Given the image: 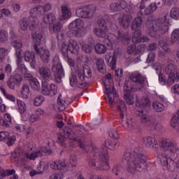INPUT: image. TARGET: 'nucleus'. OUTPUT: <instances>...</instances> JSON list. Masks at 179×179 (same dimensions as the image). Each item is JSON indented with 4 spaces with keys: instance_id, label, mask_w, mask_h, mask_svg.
Returning a JSON list of instances; mask_svg holds the SVG:
<instances>
[{
    "instance_id": "obj_1",
    "label": "nucleus",
    "mask_w": 179,
    "mask_h": 179,
    "mask_svg": "<svg viewBox=\"0 0 179 179\" xmlns=\"http://www.w3.org/2000/svg\"><path fill=\"white\" fill-rule=\"evenodd\" d=\"M132 149L127 148L123 154L122 162L127 163V171L130 174H134L136 171L142 173L148 169V157H146V152L143 150V148L141 147H136L133 151Z\"/></svg>"
},
{
    "instance_id": "obj_2",
    "label": "nucleus",
    "mask_w": 179,
    "mask_h": 179,
    "mask_svg": "<svg viewBox=\"0 0 179 179\" xmlns=\"http://www.w3.org/2000/svg\"><path fill=\"white\" fill-rule=\"evenodd\" d=\"M90 149L92 151L87 159L88 165L94 170H108V152L107 148H97L91 145Z\"/></svg>"
},
{
    "instance_id": "obj_3",
    "label": "nucleus",
    "mask_w": 179,
    "mask_h": 179,
    "mask_svg": "<svg viewBox=\"0 0 179 179\" xmlns=\"http://www.w3.org/2000/svg\"><path fill=\"white\" fill-rule=\"evenodd\" d=\"M159 146L164 152H166V153L159 154L158 155L164 167L166 166L169 162L167 157H171V159H177V157H178L179 148L177 143L169 141L167 139H162L160 141Z\"/></svg>"
},
{
    "instance_id": "obj_4",
    "label": "nucleus",
    "mask_w": 179,
    "mask_h": 179,
    "mask_svg": "<svg viewBox=\"0 0 179 179\" xmlns=\"http://www.w3.org/2000/svg\"><path fill=\"white\" fill-rule=\"evenodd\" d=\"M137 113V115L140 117V121L142 124H145V125H148V127L151 129H155L156 131L158 130L159 124H157V122L150 117L149 110L143 108L138 110Z\"/></svg>"
},
{
    "instance_id": "obj_5",
    "label": "nucleus",
    "mask_w": 179,
    "mask_h": 179,
    "mask_svg": "<svg viewBox=\"0 0 179 179\" xmlns=\"http://www.w3.org/2000/svg\"><path fill=\"white\" fill-rule=\"evenodd\" d=\"M165 73L169 75L167 78V86L170 87V86H173L174 83H178L179 82V73L176 70V66L174 64H171L166 66L165 69Z\"/></svg>"
},
{
    "instance_id": "obj_6",
    "label": "nucleus",
    "mask_w": 179,
    "mask_h": 179,
    "mask_svg": "<svg viewBox=\"0 0 179 179\" xmlns=\"http://www.w3.org/2000/svg\"><path fill=\"white\" fill-rule=\"evenodd\" d=\"M52 62V72H53L54 79L57 83H61L62 82V76L65 75L62 64L59 62V59L57 57L53 58Z\"/></svg>"
},
{
    "instance_id": "obj_7",
    "label": "nucleus",
    "mask_w": 179,
    "mask_h": 179,
    "mask_svg": "<svg viewBox=\"0 0 179 179\" xmlns=\"http://www.w3.org/2000/svg\"><path fill=\"white\" fill-rule=\"evenodd\" d=\"M76 14L78 17L83 19H93L96 15V6L89 5L83 8L76 10Z\"/></svg>"
},
{
    "instance_id": "obj_8",
    "label": "nucleus",
    "mask_w": 179,
    "mask_h": 179,
    "mask_svg": "<svg viewBox=\"0 0 179 179\" xmlns=\"http://www.w3.org/2000/svg\"><path fill=\"white\" fill-rule=\"evenodd\" d=\"M83 27H85V22H83V20L80 18L76 19L69 25V29L70 30H75V29H77L74 31L75 36H76V37H82L83 36V31H82Z\"/></svg>"
},
{
    "instance_id": "obj_9",
    "label": "nucleus",
    "mask_w": 179,
    "mask_h": 179,
    "mask_svg": "<svg viewBox=\"0 0 179 179\" xmlns=\"http://www.w3.org/2000/svg\"><path fill=\"white\" fill-rule=\"evenodd\" d=\"M42 93L45 96H50L54 97L58 93V87L54 84H49L48 81H43L42 83Z\"/></svg>"
},
{
    "instance_id": "obj_10",
    "label": "nucleus",
    "mask_w": 179,
    "mask_h": 179,
    "mask_svg": "<svg viewBox=\"0 0 179 179\" xmlns=\"http://www.w3.org/2000/svg\"><path fill=\"white\" fill-rule=\"evenodd\" d=\"M130 79L137 85L136 90H141L145 87V80H146V78L142 76L141 73L134 72L130 76Z\"/></svg>"
},
{
    "instance_id": "obj_11",
    "label": "nucleus",
    "mask_w": 179,
    "mask_h": 179,
    "mask_svg": "<svg viewBox=\"0 0 179 179\" xmlns=\"http://www.w3.org/2000/svg\"><path fill=\"white\" fill-rule=\"evenodd\" d=\"M34 50L36 54L40 56V58L43 62L45 64H48L50 62L51 54L50 53V50H48V49H45V48H38L37 45H34Z\"/></svg>"
},
{
    "instance_id": "obj_12",
    "label": "nucleus",
    "mask_w": 179,
    "mask_h": 179,
    "mask_svg": "<svg viewBox=\"0 0 179 179\" xmlns=\"http://www.w3.org/2000/svg\"><path fill=\"white\" fill-rule=\"evenodd\" d=\"M166 20H167V18L166 16H163L155 21L157 31L161 34H166L169 31V23Z\"/></svg>"
},
{
    "instance_id": "obj_13",
    "label": "nucleus",
    "mask_w": 179,
    "mask_h": 179,
    "mask_svg": "<svg viewBox=\"0 0 179 179\" xmlns=\"http://www.w3.org/2000/svg\"><path fill=\"white\" fill-rule=\"evenodd\" d=\"M22 80H23V77L19 73H15V76L10 77L8 80H7V86L11 90H15V87L20 86Z\"/></svg>"
},
{
    "instance_id": "obj_14",
    "label": "nucleus",
    "mask_w": 179,
    "mask_h": 179,
    "mask_svg": "<svg viewBox=\"0 0 179 179\" xmlns=\"http://www.w3.org/2000/svg\"><path fill=\"white\" fill-rule=\"evenodd\" d=\"M64 132L65 136H67V138L70 141H73L74 142H76V143H78V146H80L81 149L85 148V143H83L80 141V139L76 137V135H75V131H73L72 129L69 127H65L64 129Z\"/></svg>"
},
{
    "instance_id": "obj_15",
    "label": "nucleus",
    "mask_w": 179,
    "mask_h": 179,
    "mask_svg": "<svg viewBox=\"0 0 179 179\" xmlns=\"http://www.w3.org/2000/svg\"><path fill=\"white\" fill-rule=\"evenodd\" d=\"M47 153L50 155L51 150H48L47 148L43 147L40 150L31 153V155L26 153L25 157H27V159H29L30 160H36L37 157H43V156H47Z\"/></svg>"
},
{
    "instance_id": "obj_16",
    "label": "nucleus",
    "mask_w": 179,
    "mask_h": 179,
    "mask_svg": "<svg viewBox=\"0 0 179 179\" xmlns=\"http://www.w3.org/2000/svg\"><path fill=\"white\" fill-rule=\"evenodd\" d=\"M69 82L71 87H80L83 88L86 86V82L79 78V76H77L75 73H71L69 77Z\"/></svg>"
},
{
    "instance_id": "obj_17",
    "label": "nucleus",
    "mask_w": 179,
    "mask_h": 179,
    "mask_svg": "<svg viewBox=\"0 0 179 179\" xmlns=\"http://www.w3.org/2000/svg\"><path fill=\"white\" fill-rule=\"evenodd\" d=\"M106 90L108 94V99L109 100L108 104L113 106V103H117L120 99H118V94H117V90L115 87H113L112 90L110 88V85H106Z\"/></svg>"
},
{
    "instance_id": "obj_18",
    "label": "nucleus",
    "mask_w": 179,
    "mask_h": 179,
    "mask_svg": "<svg viewBox=\"0 0 179 179\" xmlns=\"http://www.w3.org/2000/svg\"><path fill=\"white\" fill-rule=\"evenodd\" d=\"M150 99L146 96L139 99L136 97V107H141V108H145V110H150Z\"/></svg>"
},
{
    "instance_id": "obj_19",
    "label": "nucleus",
    "mask_w": 179,
    "mask_h": 179,
    "mask_svg": "<svg viewBox=\"0 0 179 179\" xmlns=\"http://www.w3.org/2000/svg\"><path fill=\"white\" fill-rule=\"evenodd\" d=\"M78 78L83 80V82H85V86L87 85V80L89 78H92V69L87 65L83 66V71L78 72Z\"/></svg>"
},
{
    "instance_id": "obj_20",
    "label": "nucleus",
    "mask_w": 179,
    "mask_h": 179,
    "mask_svg": "<svg viewBox=\"0 0 179 179\" xmlns=\"http://www.w3.org/2000/svg\"><path fill=\"white\" fill-rule=\"evenodd\" d=\"M38 72L41 79L45 80L44 82H48V80H51V79H52L51 70L47 66L39 67Z\"/></svg>"
},
{
    "instance_id": "obj_21",
    "label": "nucleus",
    "mask_w": 179,
    "mask_h": 179,
    "mask_svg": "<svg viewBox=\"0 0 179 179\" xmlns=\"http://www.w3.org/2000/svg\"><path fill=\"white\" fill-rule=\"evenodd\" d=\"M144 144L147 148H150V149H152L155 152L159 148V143H157V140L151 136L144 138Z\"/></svg>"
},
{
    "instance_id": "obj_22",
    "label": "nucleus",
    "mask_w": 179,
    "mask_h": 179,
    "mask_svg": "<svg viewBox=\"0 0 179 179\" xmlns=\"http://www.w3.org/2000/svg\"><path fill=\"white\" fill-rule=\"evenodd\" d=\"M118 40L115 34L110 33L106 35V38L103 40V44L108 47V50H113V44Z\"/></svg>"
},
{
    "instance_id": "obj_23",
    "label": "nucleus",
    "mask_w": 179,
    "mask_h": 179,
    "mask_svg": "<svg viewBox=\"0 0 179 179\" xmlns=\"http://www.w3.org/2000/svg\"><path fill=\"white\" fill-rule=\"evenodd\" d=\"M24 61L26 62H30L31 67L33 69H36V65H37L36 62V53L34 52H30L27 50L24 53Z\"/></svg>"
},
{
    "instance_id": "obj_24",
    "label": "nucleus",
    "mask_w": 179,
    "mask_h": 179,
    "mask_svg": "<svg viewBox=\"0 0 179 179\" xmlns=\"http://www.w3.org/2000/svg\"><path fill=\"white\" fill-rule=\"evenodd\" d=\"M132 20V15L129 14H123L122 16L118 18V22L123 29H128L129 23Z\"/></svg>"
},
{
    "instance_id": "obj_25",
    "label": "nucleus",
    "mask_w": 179,
    "mask_h": 179,
    "mask_svg": "<svg viewBox=\"0 0 179 179\" xmlns=\"http://www.w3.org/2000/svg\"><path fill=\"white\" fill-rule=\"evenodd\" d=\"M44 15V6L41 5H38L34 7L30 10V16L34 19V17L36 18Z\"/></svg>"
},
{
    "instance_id": "obj_26",
    "label": "nucleus",
    "mask_w": 179,
    "mask_h": 179,
    "mask_svg": "<svg viewBox=\"0 0 179 179\" xmlns=\"http://www.w3.org/2000/svg\"><path fill=\"white\" fill-rule=\"evenodd\" d=\"M105 61L107 65L110 66L112 69H115L117 65V56L113 53H108L105 57Z\"/></svg>"
},
{
    "instance_id": "obj_27",
    "label": "nucleus",
    "mask_w": 179,
    "mask_h": 179,
    "mask_svg": "<svg viewBox=\"0 0 179 179\" xmlns=\"http://www.w3.org/2000/svg\"><path fill=\"white\" fill-rule=\"evenodd\" d=\"M168 171H179V160L174 161L171 159H169V162L166 164Z\"/></svg>"
},
{
    "instance_id": "obj_28",
    "label": "nucleus",
    "mask_w": 179,
    "mask_h": 179,
    "mask_svg": "<svg viewBox=\"0 0 179 179\" xmlns=\"http://www.w3.org/2000/svg\"><path fill=\"white\" fill-rule=\"evenodd\" d=\"M104 146L105 148H108L109 150H117L118 148L120 147V142L118 140H115V141H110V140H106L104 142Z\"/></svg>"
},
{
    "instance_id": "obj_29",
    "label": "nucleus",
    "mask_w": 179,
    "mask_h": 179,
    "mask_svg": "<svg viewBox=\"0 0 179 179\" xmlns=\"http://www.w3.org/2000/svg\"><path fill=\"white\" fill-rule=\"evenodd\" d=\"M61 10L62 20H66V19H69L72 16V13L71 12L69 6L66 5L62 6Z\"/></svg>"
},
{
    "instance_id": "obj_30",
    "label": "nucleus",
    "mask_w": 179,
    "mask_h": 179,
    "mask_svg": "<svg viewBox=\"0 0 179 179\" xmlns=\"http://www.w3.org/2000/svg\"><path fill=\"white\" fill-rule=\"evenodd\" d=\"M146 28L150 37H156L157 36V31L156 30V28H155V25H153V22H152V21L147 22Z\"/></svg>"
},
{
    "instance_id": "obj_31",
    "label": "nucleus",
    "mask_w": 179,
    "mask_h": 179,
    "mask_svg": "<svg viewBox=\"0 0 179 179\" xmlns=\"http://www.w3.org/2000/svg\"><path fill=\"white\" fill-rule=\"evenodd\" d=\"M117 110L120 111V118L124 120V113L127 111V106H125V102L121 99H119L117 102Z\"/></svg>"
},
{
    "instance_id": "obj_32",
    "label": "nucleus",
    "mask_w": 179,
    "mask_h": 179,
    "mask_svg": "<svg viewBox=\"0 0 179 179\" xmlns=\"http://www.w3.org/2000/svg\"><path fill=\"white\" fill-rule=\"evenodd\" d=\"M107 30L103 28H94V33L96 37L105 40L107 38Z\"/></svg>"
},
{
    "instance_id": "obj_33",
    "label": "nucleus",
    "mask_w": 179,
    "mask_h": 179,
    "mask_svg": "<svg viewBox=\"0 0 179 179\" xmlns=\"http://www.w3.org/2000/svg\"><path fill=\"white\" fill-rule=\"evenodd\" d=\"M17 72H18V73H21V75H24V73H27V67H26V65H24V64L22 63V58H17Z\"/></svg>"
},
{
    "instance_id": "obj_34",
    "label": "nucleus",
    "mask_w": 179,
    "mask_h": 179,
    "mask_svg": "<svg viewBox=\"0 0 179 179\" xmlns=\"http://www.w3.org/2000/svg\"><path fill=\"white\" fill-rule=\"evenodd\" d=\"M55 20H57V17L55 16V14L52 13H49L45 15L43 17V22L46 24H48V23L49 24H52Z\"/></svg>"
},
{
    "instance_id": "obj_35",
    "label": "nucleus",
    "mask_w": 179,
    "mask_h": 179,
    "mask_svg": "<svg viewBox=\"0 0 179 179\" xmlns=\"http://www.w3.org/2000/svg\"><path fill=\"white\" fill-rule=\"evenodd\" d=\"M61 97H62V94H59L57 99V111H59V113H62V111H65V108H66V102Z\"/></svg>"
},
{
    "instance_id": "obj_36",
    "label": "nucleus",
    "mask_w": 179,
    "mask_h": 179,
    "mask_svg": "<svg viewBox=\"0 0 179 179\" xmlns=\"http://www.w3.org/2000/svg\"><path fill=\"white\" fill-rule=\"evenodd\" d=\"M142 17H136L131 22V30H138V29H141L142 26Z\"/></svg>"
},
{
    "instance_id": "obj_37",
    "label": "nucleus",
    "mask_w": 179,
    "mask_h": 179,
    "mask_svg": "<svg viewBox=\"0 0 179 179\" xmlns=\"http://www.w3.org/2000/svg\"><path fill=\"white\" fill-rule=\"evenodd\" d=\"M11 45L13 47H14V48H17L16 49V54H17V57L20 59L22 58V43H20L19 41H13L12 43H11Z\"/></svg>"
},
{
    "instance_id": "obj_38",
    "label": "nucleus",
    "mask_w": 179,
    "mask_h": 179,
    "mask_svg": "<svg viewBox=\"0 0 179 179\" xmlns=\"http://www.w3.org/2000/svg\"><path fill=\"white\" fill-rule=\"evenodd\" d=\"M31 37L35 43L34 45H40L41 44V40H43V34L40 32H34L31 34Z\"/></svg>"
},
{
    "instance_id": "obj_39",
    "label": "nucleus",
    "mask_w": 179,
    "mask_h": 179,
    "mask_svg": "<svg viewBox=\"0 0 179 179\" xmlns=\"http://www.w3.org/2000/svg\"><path fill=\"white\" fill-rule=\"evenodd\" d=\"M179 39V29H175L171 34V45L177 44V41Z\"/></svg>"
},
{
    "instance_id": "obj_40",
    "label": "nucleus",
    "mask_w": 179,
    "mask_h": 179,
    "mask_svg": "<svg viewBox=\"0 0 179 179\" xmlns=\"http://www.w3.org/2000/svg\"><path fill=\"white\" fill-rule=\"evenodd\" d=\"M20 93L23 99H29V96L30 95V87H29V84H24L22 85Z\"/></svg>"
},
{
    "instance_id": "obj_41",
    "label": "nucleus",
    "mask_w": 179,
    "mask_h": 179,
    "mask_svg": "<svg viewBox=\"0 0 179 179\" xmlns=\"http://www.w3.org/2000/svg\"><path fill=\"white\" fill-rule=\"evenodd\" d=\"M69 51L71 52V54H78L79 52V45L76 41H73L69 44Z\"/></svg>"
},
{
    "instance_id": "obj_42",
    "label": "nucleus",
    "mask_w": 179,
    "mask_h": 179,
    "mask_svg": "<svg viewBox=\"0 0 179 179\" xmlns=\"http://www.w3.org/2000/svg\"><path fill=\"white\" fill-rule=\"evenodd\" d=\"M96 65L98 70L101 73H105L106 72V66L104 65V60L101 58L96 59Z\"/></svg>"
},
{
    "instance_id": "obj_43",
    "label": "nucleus",
    "mask_w": 179,
    "mask_h": 179,
    "mask_svg": "<svg viewBox=\"0 0 179 179\" xmlns=\"http://www.w3.org/2000/svg\"><path fill=\"white\" fill-rule=\"evenodd\" d=\"M17 110L21 113V114H24L26 113V110L27 109V106H26V103L24 101L17 99Z\"/></svg>"
},
{
    "instance_id": "obj_44",
    "label": "nucleus",
    "mask_w": 179,
    "mask_h": 179,
    "mask_svg": "<svg viewBox=\"0 0 179 179\" xmlns=\"http://www.w3.org/2000/svg\"><path fill=\"white\" fill-rule=\"evenodd\" d=\"M124 99L127 104L131 106L134 104L135 100L134 99V94L131 92H124Z\"/></svg>"
},
{
    "instance_id": "obj_45",
    "label": "nucleus",
    "mask_w": 179,
    "mask_h": 179,
    "mask_svg": "<svg viewBox=\"0 0 179 179\" xmlns=\"http://www.w3.org/2000/svg\"><path fill=\"white\" fill-rule=\"evenodd\" d=\"M106 45H103L101 43H97L94 48L96 54H106L107 52Z\"/></svg>"
},
{
    "instance_id": "obj_46",
    "label": "nucleus",
    "mask_w": 179,
    "mask_h": 179,
    "mask_svg": "<svg viewBox=\"0 0 179 179\" xmlns=\"http://www.w3.org/2000/svg\"><path fill=\"white\" fill-rule=\"evenodd\" d=\"M30 87L35 92H40L41 89V85H40V83L38 82V80L37 78L34 79V80L29 82Z\"/></svg>"
},
{
    "instance_id": "obj_47",
    "label": "nucleus",
    "mask_w": 179,
    "mask_h": 179,
    "mask_svg": "<svg viewBox=\"0 0 179 179\" xmlns=\"http://www.w3.org/2000/svg\"><path fill=\"white\" fill-rule=\"evenodd\" d=\"M61 29H62V24L61 22H57L55 24L50 26V30L51 33H56L58 34L61 31Z\"/></svg>"
},
{
    "instance_id": "obj_48",
    "label": "nucleus",
    "mask_w": 179,
    "mask_h": 179,
    "mask_svg": "<svg viewBox=\"0 0 179 179\" xmlns=\"http://www.w3.org/2000/svg\"><path fill=\"white\" fill-rule=\"evenodd\" d=\"M152 108L154 111H156L157 113H162V111L164 110V105L159 102L154 101L152 103Z\"/></svg>"
},
{
    "instance_id": "obj_49",
    "label": "nucleus",
    "mask_w": 179,
    "mask_h": 179,
    "mask_svg": "<svg viewBox=\"0 0 179 179\" xmlns=\"http://www.w3.org/2000/svg\"><path fill=\"white\" fill-rule=\"evenodd\" d=\"M159 45L162 48V50L165 51V52H167L168 54H170V52H171V49H170V48H169V44H167V43L164 42V41L160 40L159 41Z\"/></svg>"
},
{
    "instance_id": "obj_50",
    "label": "nucleus",
    "mask_w": 179,
    "mask_h": 179,
    "mask_svg": "<svg viewBox=\"0 0 179 179\" xmlns=\"http://www.w3.org/2000/svg\"><path fill=\"white\" fill-rule=\"evenodd\" d=\"M31 23L29 24V30L34 31L37 27H38V20L36 17H30Z\"/></svg>"
},
{
    "instance_id": "obj_51",
    "label": "nucleus",
    "mask_w": 179,
    "mask_h": 179,
    "mask_svg": "<svg viewBox=\"0 0 179 179\" xmlns=\"http://www.w3.org/2000/svg\"><path fill=\"white\" fill-rule=\"evenodd\" d=\"M178 121H179V111H177L173 116V118L171 121V126L173 128H176V127L178 125Z\"/></svg>"
},
{
    "instance_id": "obj_52",
    "label": "nucleus",
    "mask_w": 179,
    "mask_h": 179,
    "mask_svg": "<svg viewBox=\"0 0 179 179\" xmlns=\"http://www.w3.org/2000/svg\"><path fill=\"white\" fill-rule=\"evenodd\" d=\"M20 26L22 31H26V30H27V28L29 27V22H27V17L22 18L20 21Z\"/></svg>"
},
{
    "instance_id": "obj_53",
    "label": "nucleus",
    "mask_w": 179,
    "mask_h": 179,
    "mask_svg": "<svg viewBox=\"0 0 179 179\" xmlns=\"http://www.w3.org/2000/svg\"><path fill=\"white\" fill-rule=\"evenodd\" d=\"M156 9H157V6H156V3H152L145 10V15H150V13H153L155 12Z\"/></svg>"
},
{
    "instance_id": "obj_54",
    "label": "nucleus",
    "mask_w": 179,
    "mask_h": 179,
    "mask_svg": "<svg viewBox=\"0 0 179 179\" xmlns=\"http://www.w3.org/2000/svg\"><path fill=\"white\" fill-rule=\"evenodd\" d=\"M0 90L1 93H3V96L6 97V99L10 100V101H16V98H15V96L8 94L5 88L1 87Z\"/></svg>"
},
{
    "instance_id": "obj_55",
    "label": "nucleus",
    "mask_w": 179,
    "mask_h": 179,
    "mask_svg": "<svg viewBox=\"0 0 179 179\" xmlns=\"http://www.w3.org/2000/svg\"><path fill=\"white\" fill-rule=\"evenodd\" d=\"M44 101H45V99L43 96L40 95L34 99V106L38 107V106H41Z\"/></svg>"
},
{
    "instance_id": "obj_56",
    "label": "nucleus",
    "mask_w": 179,
    "mask_h": 179,
    "mask_svg": "<svg viewBox=\"0 0 179 179\" xmlns=\"http://www.w3.org/2000/svg\"><path fill=\"white\" fill-rule=\"evenodd\" d=\"M8 38V31L0 29V43H5Z\"/></svg>"
},
{
    "instance_id": "obj_57",
    "label": "nucleus",
    "mask_w": 179,
    "mask_h": 179,
    "mask_svg": "<svg viewBox=\"0 0 179 179\" xmlns=\"http://www.w3.org/2000/svg\"><path fill=\"white\" fill-rule=\"evenodd\" d=\"M170 17L175 20H177L179 17V8H173L170 12Z\"/></svg>"
},
{
    "instance_id": "obj_58",
    "label": "nucleus",
    "mask_w": 179,
    "mask_h": 179,
    "mask_svg": "<svg viewBox=\"0 0 179 179\" xmlns=\"http://www.w3.org/2000/svg\"><path fill=\"white\" fill-rule=\"evenodd\" d=\"M82 51L85 52V54H92V51H93L92 45L84 44L81 47Z\"/></svg>"
},
{
    "instance_id": "obj_59",
    "label": "nucleus",
    "mask_w": 179,
    "mask_h": 179,
    "mask_svg": "<svg viewBox=\"0 0 179 179\" xmlns=\"http://www.w3.org/2000/svg\"><path fill=\"white\" fill-rule=\"evenodd\" d=\"M109 9L111 10V12H120L118 1L111 3L109 6Z\"/></svg>"
},
{
    "instance_id": "obj_60",
    "label": "nucleus",
    "mask_w": 179,
    "mask_h": 179,
    "mask_svg": "<svg viewBox=\"0 0 179 179\" xmlns=\"http://www.w3.org/2000/svg\"><path fill=\"white\" fill-rule=\"evenodd\" d=\"M124 90V93H126V92H136V90H135V89L132 87V85H131V83L129 81H125Z\"/></svg>"
},
{
    "instance_id": "obj_61",
    "label": "nucleus",
    "mask_w": 179,
    "mask_h": 179,
    "mask_svg": "<svg viewBox=\"0 0 179 179\" xmlns=\"http://www.w3.org/2000/svg\"><path fill=\"white\" fill-rule=\"evenodd\" d=\"M155 58H156V53L150 52L148 55V58H147V63L148 64V65H152L155 62Z\"/></svg>"
},
{
    "instance_id": "obj_62",
    "label": "nucleus",
    "mask_w": 179,
    "mask_h": 179,
    "mask_svg": "<svg viewBox=\"0 0 179 179\" xmlns=\"http://www.w3.org/2000/svg\"><path fill=\"white\" fill-rule=\"evenodd\" d=\"M108 135L110 138H114V139H120V134H118V131H117V129H112L108 131Z\"/></svg>"
},
{
    "instance_id": "obj_63",
    "label": "nucleus",
    "mask_w": 179,
    "mask_h": 179,
    "mask_svg": "<svg viewBox=\"0 0 179 179\" xmlns=\"http://www.w3.org/2000/svg\"><path fill=\"white\" fill-rule=\"evenodd\" d=\"M8 50L5 48H0V62H3V59H5V56L8 55Z\"/></svg>"
},
{
    "instance_id": "obj_64",
    "label": "nucleus",
    "mask_w": 179,
    "mask_h": 179,
    "mask_svg": "<svg viewBox=\"0 0 179 179\" xmlns=\"http://www.w3.org/2000/svg\"><path fill=\"white\" fill-rule=\"evenodd\" d=\"M64 178V173L59 171L56 173H53L50 176V179H62Z\"/></svg>"
}]
</instances>
